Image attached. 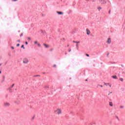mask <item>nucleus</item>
<instances>
[{
    "label": "nucleus",
    "instance_id": "1",
    "mask_svg": "<svg viewBox=\"0 0 125 125\" xmlns=\"http://www.w3.org/2000/svg\"><path fill=\"white\" fill-rule=\"evenodd\" d=\"M54 113L57 115H60V114H62V110L60 108H58L54 111Z\"/></svg>",
    "mask_w": 125,
    "mask_h": 125
},
{
    "label": "nucleus",
    "instance_id": "2",
    "mask_svg": "<svg viewBox=\"0 0 125 125\" xmlns=\"http://www.w3.org/2000/svg\"><path fill=\"white\" fill-rule=\"evenodd\" d=\"M22 62L24 64H28L29 63V60L27 58H24L22 60Z\"/></svg>",
    "mask_w": 125,
    "mask_h": 125
},
{
    "label": "nucleus",
    "instance_id": "3",
    "mask_svg": "<svg viewBox=\"0 0 125 125\" xmlns=\"http://www.w3.org/2000/svg\"><path fill=\"white\" fill-rule=\"evenodd\" d=\"M4 106L5 107H9V106H10V104H9V103H5L4 104Z\"/></svg>",
    "mask_w": 125,
    "mask_h": 125
},
{
    "label": "nucleus",
    "instance_id": "4",
    "mask_svg": "<svg viewBox=\"0 0 125 125\" xmlns=\"http://www.w3.org/2000/svg\"><path fill=\"white\" fill-rule=\"evenodd\" d=\"M104 85H109L110 87H111V86H112L111 84H110V83H104Z\"/></svg>",
    "mask_w": 125,
    "mask_h": 125
},
{
    "label": "nucleus",
    "instance_id": "5",
    "mask_svg": "<svg viewBox=\"0 0 125 125\" xmlns=\"http://www.w3.org/2000/svg\"><path fill=\"white\" fill-rule=\"evenodd\" d=\"M43 45H44V46H45L46 47V48H48V47H49V45H48L45 43L43 44Z\"/></svg>",
    "mask_w": 125,
    "mask_h": 125
},
{
    "label": "nucleus",
    "instance_id": "6",
    "mask_svg": "<svg viewBox=\"0 0 125 125\" xmlns=\"http://www.w3.org/2000/svg\"><path fill=\"white\" fill-rule=\"evenodd\" d=\"M86 31L87 32V35H89L90 34V31H89V30L87 29Z\"/></svg>",
    "mask_w": 125,
    "mask_h": 125
},
{
    "label": "nucleus",
    "instance_id": "7",
    "mask_svg": "<svg viewBox=\"0 0 125 125\" xmlns=\"http://www.w3.org/2000/svg\"><path fill=\"white\" fill-rule=\"evenodd\" d=\"M57 13H58V14H59L60 15H62L63 14V12H58V11H57Z\"/></svg>",
    "mask_w": 125,
    "mask_h": 125
},
{
    "label": "nucleus",
    "instance_id": "8",
    "mask_svg": "<svg viewBox=\"0 0 125 125\" xmlns=\"http://www.w3.org/2000/svg\"><path fill=\"white\" fill-rule=\"evenodd\" d=\"M107 43H111V39H108L107 40Z\"/></svg>",
    "mask_w": 125,
    "mask_h": 125
},
{
    "label": "nucleus",
    "instance_id": "9",
    "mask_svg": "<svg viewBox=\"0 0 125 125\" xmlns=\"http://www.w3.org/2000/svg\"><path fill=\"white\" fill-rule=\"evenodd\" d=\"M112 78H113V79H118L117 76H112Z\"/></svg>",
    "mask_w": 125,
    "mask_h": 125
},
{
    "label": "nucleus",
    "instance_id": "10",
    "mask_svg": "<svg viewBox=\"0 0 125 125\" xmlns=\"http://www.w3.org/2000/svg\"><path fill=\"white\" fill-rule=\"evenodd\" d=\"M101 3H103V4L106 3V1H105V0H102Z\"/></svg>",
    "mask_w": 125,
    "mask_h": 125
},
{
    "label": "nucleus",
    "instance_id": "11",
    "mask_svg": "<svg viewBox=\"0 0 125 125\" xmlns=\"http://www.w3.org/2000/svg\"><path fill=\"white\" fill-rule=\"evenodd\" d=\"M73 42H74V43H80V42L73 41Z\"/></svg>",
    "mask_w": 125,
    "mask_h": 125
},
{
    "label": "nucleus",
    "instance_id": "12",
    "mask_svg": "<svg viewBox=\"0 0 125 125\" xmlns=\"http://www.w3.org/2000/svg\"><path fill=\"white\" fill-rule=\"evenodd\" d=\"M98 9H99V11L101 10V9H102V8L101 7H99L98 8Z\"/></svg>",
    "mask_w": 125,
    "mask_h": 125
},
{
    "label": "nucleus",
    "instance_id": "13",
    "mask_svg": "<svg viewBox=\"0 0 125 125\" xmlns=\"http://www.w3.org/2000/svg\"><path fill=\"white\" fill-rule=\"evenodd\" d=\"M37 44L39 47H41V44L40 43H38Z\"/></svg>",
    "mask_w": 125,
    "mask_h": 125
},
{
    "label": "nucleus",
    "instance_id": "14",
    "mask_svg": "<svg viewBox=\"0 0 125 125\" xmlns=\"http://www.w3.org/2000/svg\"><path fill=\"white\" fill-rule=\"evenodd\" d=\"M21 48H23V49H25V47H24V45H21Z\"/></svg>",
    "mask_w": 125,
    "mask_h": 125
},
{
    "label": "nucleus",
    "instance_id": "15",
    "mask_svg": "<svg viewBox=\"0 0 125 125\" xmlns=\"http://www.w3.org/2000/svg\"><path fill=\"white\" fill-rule=\"evenodd\" d=\"M76 47H77V49H79V44H77L76 45Z\"/></svg>",
    "mask_w": 125,
    "mask_h": 125
},
{
    "label": "nucleus",
    "instance_id": "16",
    "mask_svg": "<svg viewBox=\"0 0 125 125\" xmlns=\"http://www.w3.org/2000/svg\"><path fill=\"white\" fill-rule=\"evenodd\" d=\"M34 43H35V44H37V43L38 44V41L34 42Z\"/></svg>",
    "mask_w": 125,
    "mask_h": 125
},
{
    "label": "nucleus",
    "instance_id": "17",
    "mask_svg": "<svg viewBox=\"0 0 125 125\" xmlns=\"http://www.w3.org/2000/svg\"><path fill=\"white\" fill-rule=\"evenodd\" d=\"M27 39L28 40V41H31V38L30 37H28Z\"/></svg>",
    "mask_w": 125,
    "mask_h": 125
},
{
    "label": "nucleus",
    "instance_id": "18",
    "mask_svg": "<svg viewBox=\"0 0 125 125\" xmlns=\"http://www.w3.org/2000/svg\"><path fill=\"white\" fill-rule=\"evenodd\" d=\"M120 81L121 82H123L124 81V79L123 78H120Z\"/></svg>",
    "mask_w": 125,
    "mask_h": 125
},
{
    "label": "nucleus",
    "instance_id": "19",
    "mask_svg": "<svg viewBox=\"0 0 125 125\" xmlns=\"http://www.w3.org/2000/svg\"><path fill=\"white\" fill-rule=\"evenodd\" d=\"M109 105L111 106H113V104L112 103H110Z\"/></svg>",
    "mask_w": 125,
    "mask_h": 125
},
{
    "label": "nucleus",
    "instance_id": "20",
    "mask_svg": "<svg viewBox=\"0 0 125 125\" xmlns=\"http://www.w3.org/2000/svg\"><path fill=\"white\" fill-rule=\"evenodd\" d=\"M8 90L10 91V92H11V88H8Z\"/></svg>",
    "mask_w": 125,
    "mask_h": 125
},
{
    "label": "nucleus",
    "instance_id": "21",
    "mask_svg": "<svg viewBox=\"0 0 125 125\" xmlns=\"http://www.w3.org/2000/svg\"><path fill=\"white\" fill-rule=\"evenodd\" d=\"M86 56H87L88 57H89V55L86 54Z\"/></svg>",
    "mask_w": 125,
    "mask_h": 125
},
{
    "label": "nucleus",
    "instance_id": "22",
    "mask_svg": "<svg viewBox=\"0 0 125 125\" xmlns=\"http://www.w3.org/2000/svg\"><path fill=\"white\" fill-rule=\"evenodd\" d=\"M20 46V44L18 43V44H17V46Z\"/></svg>",
    "mask_w": 125,
    "mask_h": 125
},
{
    "label": "nucleus",
    "instance_id": "23",
    "mask_svg": "<svg viewBox=\"0 0 125 125\" xmlns=\"http://www.w3.org/2000/svg\"><path fill=\"white\" fill-rule=\"evenodd\" d=\"M13 86H14V84H13L11 85V87H13Z\"/></svg>",
    "mask_w": 125,
    "mask_h": 125
},
{
    "label": "nucleus",
    "instance_id": "24",
    "mask_svg": "<svg viewBox=\"0 0 125 125\" xmlns=\"http://www.w3.org/2000/svg\"><path fill=\"white\" fill-rule=\"evenodd\" d=\"M35 119V116H33L32 118V120H34Z\"/></svg>",
    "mask_w": 125,
    "mask_h": 125
},
{
    "label": "nucleus",
    "instance_id": "25",
    "mask_svg": "<svg viewBox=\"0 0 125 125\" xmlns=\"http://www.w3.org/2000/svg\"><path fill=\"white\" fill-rule=\"evenodd\" d=\"M71 51V49H69L68 50L69 52H70Z\"/></svg>",
    "mask_w": 125,
    "mask_h": 125
},
{
    "label": "nucleus",
    "instance_id": "26",
    "mask_svg": "<svg viewBox=\"0 0 125 125\" xmlns=\"http://www.w3.org/2000/svg\"><path fill=\"white\" fill-rule=\"evenodd\" d=\"M100 86L101 87H103V85H100Z\"/></svg>",
    "mask_w": 125,
    "mask_h": 125
},
{
    "label": "nucleus",
    "instance_id": "27",
    "mask_svg": "<svg viewBox=\"0 0 125 125\" xmlns=\"http://www.w3.org/2000/svg\"><path fill=\"white\" fill-rule=\"evenodd\" d=\"M25 44H26V45L28 44V42H25Z\"/></svg>",
    "mask_w": 125,
    "mask_h": 125
},
{
    "label": "nucleus",
    "instance_id": "28",
    "mask_svg": "<svg viewBox=\"0 0 125 125\" xmlns=\"http://www.w3.org/2000/svg\"><path fill=\"white\" fill-rule=\"evenodd\" d=\"M120 108H124V106H120Z\"/></svg>",
    "mask_w": 125,
    "mask_h": 125
},
{
    "label": "nucleus",
    "instance_id": "29",
    "mask_svg": "<svg viewBox=\"0 0 125 125\" xmlns=\"http://www.w3.org/2000/svg\"><path fill=\"white\" fill-rule=\"evenodd\" d=\"M12 49H14V47L12 46Z\"/></svg>",
    "mask_w": 125,
    "mask_h": 125
},
{
    "label": "nucleus",
    "instance_id": "30",
    "mask_svg": "<svg viewBox=\"0 0 125 125\" xmlns=\"http://www.w3.org/2000/svg\"><path fill=\"white\" fill-rule=\"evenodd\" d=\"M53 67H56V65L54 64V65H53Z\"/></svg>",
    "mask_w": 125,
    "mask_h": 125
},
{
    "label": "nucleus",
    "instance_id": "31",
    "mask_svg": "<svg viewBox=\"0 0 125 125\" xmlns=\"http://www.w3.org/2000/svg\"><path fill=\"white\" fill-rule=\"evenodd\" d=\"M18 42H20V40H18Z\"/></svg>",
    "mask_w": 125,
    "mask_h": 125
},
{
    "label": "nucleus",
    "instance_id": "32",
    "mask_svg": "<svg viewBox=\"0 0 125 125\" xmlns=\"http://www.w3.org/2000/svg\"><path fill=\"white\" fill-rule=\"evenodd\" d=\"M36 77H39V75H36Z\"/></svg>",
    "mask_w": 125,
    "mask_h": 125
},
{
    "label": "nucleus",
    "instance_id": "33",
    "mask_svg": "<svg viewBox=\"0 0 125 125\" xmlns=\"http://www.w3.org/2000/svg\"><path fill=\"white\" fill-rule=\"evenodd\" d=\"M85 81H86V82H87V80H85Z\"/></svg>",
    "mask_w": 125,
    "mask_h": 125
},
{
    "label": "nucleus",
    "instance_id": "34",
    "mask_svg": "<svg viewBox=\"0 0 125 125\" xmlns=\"http://www.w3.org/2000/svg\"><path fill=\"white\" fill-rule=\"evenodd\" d=\"M1 71H0V74H1Z\"/></svg>",
    "mask_w": 125,
    "mask_h": 125
},
{
    "label": "nucleus",
    "instance_id": "35",
    "mask_svg": "<svg viewBox=\"0 0 125 125\" xmlns=\"http://www.w3.org/2000/svg\"><path fill=\"white\" fill-rule=\"evenodd\" d=\"M110 13V11H109V13Z\"/></svg>",
    "mask_w": 125,
    "mask_h": 125
},
{
    "label": "nucleus",
    "instance_id": "36",
    "mask_svg": "<svg viewBox=\"0 0 125 125\" xmlns=\"http://www.w3.org/2000/svg\"><path fill=\"white\" fill-rule=\"evenodd\" d=\"M21 36H23V35H22V34H21Z\"/></svg>",
    "mask_w": 125,
    "mask_h": 125
},
{
    "label": "nucleus",
    "instance_id": "37",
    "mask_svg": "<svg viewBox=\"0 0 125 125\" xmlns=\"http://www.w3.org/2000/svg\"><path fill=\"white\" fill-rule=\"evenodd\" d=\"M107 55H109V54H107Z\"/></svg>",
    "mask_w": 125,
    "mask_h": 125
},
{
    "label": "nucleus",
    "instance_id": "38",
    "mask_svg": "<svg viewBox=\"0 0 125 125\" xmlns=\"http://www.w3.org/2000/svg\"><path fill=\"white\" fill-rule=\"evenodd\" d=\"M0 65H1V64H0Z\"/></svg>",
    "mask_w": 125,
    "mask_h": 125
}]
</instances>
